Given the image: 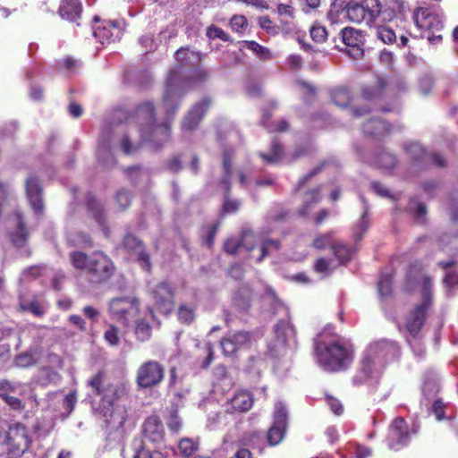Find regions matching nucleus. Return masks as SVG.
I'll use <instances>...</instances> for the list:
<instances>
[{
  "label": "nucleus",
  "instance_id": "1a4fd4ad",
  "mask_svg": "<svg viewBox=\"0 0 458 458\" xmlns=\"http://www.w3.org/2000/svg\"><path fill=\"white\" fill-rule=\"evenodd\" d=\"M165 373V367L160 362L146 360L138 368L135 381L139 388H152L162 383Z\"/></svg>",
  "mask_w": 458,
  "mask_h": 458
},
{
  "label": "nucleus",
  "instance_id": "9d476101",
  "mask_svg": "<svg viewBox=\"0 0 458 458\" xmlns=\"http://www.w3.org/2000/svg\"><path fill=\"white\" fill-rule=\"evenodd\" d=\"M4 444L7 445L8 458L21 457L30 446L26 428L21 423L11 426L6 433Z\"/></svg>",
  "mask_w": 458,
  "mask_h": 458
},
{
  "label": "nucleus",
  "instance_id": "412c9836",
  "mask_svg": "<svg viewBox=\"0 0 458 458\" xmlns=\"http://www.w3.org/2000/svg\"><path fill=\"white\" fill-rule=\"evenodd\" d=\"M95 38L102 44H109L122 37V30L115 21H103L93 32Z\"/></svg>",
  "mask_w": 458,
  "mask_h": 458
},
{
  "label": "nucleus",
  "instance_id": "052dcab7",
  "mask_svg": "<svg viewBox=\"0 0 458 458\" xmlns=\"http://www.w3.org/2000/svg\"><path fill=\"white\" fill-rule=\"evenodd\" d=\"M283 437L284 429L278 426L273 425L267 431V438L270 445L279 444Z\"/></svg>",
  "mask_w": 458,
  "mask_h": 458
},
{
  "label": "nucleus",
  "instance_id": "e433bc0d",
  "mask_svg": "<svg viewBox=\"0 0 458 458\" xmlns=\"http://www.w3.org/2000/svg\"><path fill=\"white\" fill-rule=\"evenodd\" d=\"M134 333L139 341L146 342L152 335V327L147 319L139 318L135 322Z\"/></svg>",
  "mask_w": 458,
  "mask_h": 458
},
{
  "label": "nucleus",
  "instance_id": "f3484780",
  "mask_svg": "<svg viewBox=\"0 0 458 458\" xmlns=\"http://www.w3.org/2000/svg\"><path fill=\"white\" fill-rule=\"evenodd\" d=\"M361 131L366 137L381 140L392 133L393 126L381 118L373 117L362 124Z\"/></svg>",
  "mask_w": 458,
  "mask_h": 458
},
{
  "label": "nucleus",
  "instance_id": "2f4dec72",
  "mask_svg": "<svg viewBox=\"0 0 458 458\" xmlns=\"http://www.w3.org/2000/svg\"><path fill=\"white\" fill-rule=\"evenodd\" d=\"M334 104L341 108H346L353 99L351 90L345 87H337L330 91Z\"/></svg>",
  "mask_w": 458,
  "mask_h": 458
},
{
  "label": "nucleus",
  "instance_id": "cd10ccee",
  "mask_svg": "<svg viewBox=\"0 0 458 458\" xmlns=\"http://www.w3.org/2000/svg\"><path fill=\"white\" fill-rule=\"evenodd\" d=\"M82 4L80 0H62L58 13L63 19L76 22L81 16Z\"/></svg>",
  "mask_w": 458,
  "mask_h": 458
},
{
  "label": "nucleus",
  "instance_id": "69168bd1",
  "mask_svg": "<svg viewBox=\"0 0 458 458\" xmlns=\"http://www.w3.org/2000/svg\"><path fill=\"white\" fill-rule=\"evenodd\" d=\"M104 339L112 346H116L119 344V329L114 325H111L109 328L104 334Z\"/></svg>",
  "mask_w": 458,
  "mask_h": 458
},
{
  "label": "nucleus",
  "instance_id": "c9c22d12",
  "mask_svg": "<svg viewBox=\"0 0 458 458\" xmlns=\"http://www.w3.org/2000/svg\"><path fill=\"white\" fill-rule=\"evenodd\" d=\"M284 148L277 140L271 142L269 153L260 152L259 156L268 164H275L278 162L283 157Z\"/></svg>",
  "mask_w": 458,
  "mask_h": 458
},
{
  "label": "nucleus",
  "instance_id": "f704fd0d",
  "mask_svg": "<svg viewBox=\"0 0 458 458\" xmlns=\"http://www.w3.org/2000/svg\"><path fill=\"white\" fill-rule=\"evenodd\" d=\"M334 256L340 264H347L352 257V250L350 246L343 242H335L331 245Z\"/></svg>",
  "mask_w": 458,
  "mask_h": 458
},
{
  "label": "nucleus",
  "instance_id": "f8f14e48",
  "mask_svg": "<svg viewBox=\"0 0 458 458\" xmlns=\"http://www.w3.org/2000/svg\"><path fill=\"white\" fill-rule=\"evenodd\" d=\"M125 120L137 125L140 133L144 129L153 127L156 123V108L153 102L145 101L139 104L134 110L127 114Z\"/></svg>",
  "mask_w": 458,
  "mask_h": 458
},
{
  "label": "nucleus",
  "instance_id": "f257e3e1",
  "mask_svg": "<svg viewBox=\"0 0 458 458\" xmlns=\"http://www.w3.org/2000/svg\"><path fill=\"white\" fill-rule=\"evenodd\" d=\"M187 89L180 87L179 74L176 71H170L165 84V90L162 97V104L165 110L167 119L161 123L153 124V127L142 130L140 138L143 142L149 144L154 151L160 150L166 143L171 140V122L176 114L182 97Z\"/></svg>",
  "mask_w": 458,
  "mask_h": 458
},
{
  "label": "nucleus",
  "instance_id": "09e8293b",
  "mask_svg": "<svg viewBox=\"0 0 458 458\" xmlns=\"http://www.w3.org/2000/svg\"><path fill=\"white\" fill-rule=\"evenodd\" d=\"M377 165L384 169H393L397 164L396 157L388 152H382L376 157Z\"/></svg>",
  "mask_w": 458,
  "mask_h": 458
},
{
  "label": "nucleus",
  "instance_id": "774afa93",
  "mask_svg": "<svg viewBox=\"0 0 458 458\" xmlns=\"http://www.w3.org/2000/svg\"><path fill=\"white\" fill-rule=\"evenodd\" d=\"M180 451L186 456H191L196 450L195 444L189 438L182 439L179 443Z\"/></svg>",
  "mask_w": 458,
  "mask_h": 458
},
{
  "label": "nucleus",
  "instance_id": "4c0bfd02",
  "mask_svg": "<svg viewBox=\"0 0 458 458\" xmlns=\"http://www.w3.org/2000/svg\"><path fill=\"white\" fill-rule=\"evenodd\" d=\"M196 318V307L181 304L177 310V319L181 324L191 325Z\"/></svg>",
  "mask_w": 458,
  "mask_h": 458
},
{
  "label": "nucleus",
  "instance_id": "c756f323",
  "mask_svg": "<svg viewBox=\"0 0 458 458\" xmlns=\"http://www.w3.org/2000/svg\"><path fill=\"white\" fill-rule=\"evenodd\" d=\"M230 404L234 411L244 412L253 405L252 394L248 391H239L230 400Z\"/></svg>",
  "mask_w": 458,
  "mask_h": 458
},
{
  "label": "nucleus",
  "instance_id": "3c124183",
  "mask_svg": "<svg viewBox=\"0 0 458 458\" xmlns=\"http://www.w3.org/2000/svg\"><path fill=\"white\" fill-rule=\"evenodd\" d=\"M310 34L311 38L318 44H322L327 39V30L325 26H322L318 22H315L310 29Z\"/></svg>",
  "mask_w": 458,
  "mask_h": 458
},
{
  "label": "nucleus",
  "instance_id": "13d9d810",
  "mask_svg": "<svg viewBox=\"0 0 458 458\" xmlns=\"http://www.w3.org/2000/svg\"><path fill=\"white\" fill-rule=\"evenodd\" d=\"M166 424L168 428L173 432L177 433L182 429V423L177 410L174 409L169 411Z\"/></svg>",
  "mask_w": 458,
  "mask_h": 458
},
{
  "label": "nucleus",
  "instance_id": "423d86ee",
  "mask_svg": "<svg viewBox=\"0 0 458 458\" xmlns=\"http://www.w3.org/2000/svg\"><path fill=\"white\" fill-rule=\"evenodd\" d=\"M413 21L420 30L421 38H427L431 44H438L442 41L443 21L429 8H417L413 14Z\"/></svg>",
  "mask_w": 458,
  "mask_h": 458
},
{
  "label": "nucleus",
  "instance_id": "7ed1b4c3",
  "mask_svg": "<svg viewBox=\"0 0 458 458\" xmlns=\"http://www.w3.org/2000/svg\"><path fill=\"white\" fill-rule=\"evenodd\" d=\"M314 352L318 364L327 372L345 370L354 358L352 346L340 341H315Z\"/></svg>",
  "mask_w": 458,
  "mask_h": 458
},
{
  "label": "nucleus",
  "instance_id": "a19ab883",
  "mask_svg": "<svg viewBox=\"0 0 458 458\" xmlns=\"http://www.w3.org/2000/svg\"><path fill=\"white\" fill-rule=\"evenodd\" d=\"M393 274H381L377 282V291L381 297H389L393 293Z\"/></svg>",
  "mask_w": 458,
  "mask_h": 458
},
{
  "label": "nucleus",
  "instance_id": "338daca9",
  "mask_svg": "<svg viewBox=\"0 0 458 458\" xmlns=\"http://www.w3.org/2000/svg\"><path fill=\"white\" fill-rule=\"evenodd\" d=\"M21 309L22 310L30 311L36 317H42L45 313L42 305L37 300H32L27 305H21Z\"/></svg>",
  "mask_w": 458,
  "mask_h": 458
},
{
  "label": "nucleus",
  "instance_id": "7c9ffc66",
  "mask_svg": "<svg viewBox=\"0 0 458 458\" xmlns=\"http://www.w3.org/2000/svg\"><path fill=\"white\" fill-rule=\"evenodd\" d=\"M175 59L179 67H190L200 63L201 55L187 47H181L175 53Z\"/></svg>",
  "mask_w": 458,
  "mask_h": 458
},
{
  "label": "nucleus",
  "instance_id": "a211bd4d",
  "mask_svg": "<svg viewBox=\"0 0 458 458\" xmlns=\"http://www.w3.org/2000/svg\"><path fill=\"white\" fill-rule=\"evenodd\" d=\"M139 301L136 298H114L110 301L109 310L111 314L119 320L128 324V317L133 310H138Z\"/></svg>",
  "mask_w": 458,
  "mask_h": 458
},
{
  "label": "nucleus",
  "instance_id": "603ef678",
  "mask_svg": "<svg viewBox=\"0 0 458 458\" xmlns=\"http://www.w3.org/2000/svg\"><path fill=\"white\" fill-rule=\"evenodd\" d=\"M361 371L364 373L366 377H370L373 368L376 364H379L376 358L373 356V354H370V352L369 349L365 352L362 359H361Z\"/></svg>",
  "mask_w": 458,
  "mask_h": 458
},
{
  "label": "nucleus",
  "instance_id": "de8ad7c7",
  "mask_svg": "<svg viewBox=\"0 0 458 458\" xmlns=\"http://www.w3.org/2000/svg\"><path fill=\"white\" fill-rule=\"evenodd\" d=\"M272 117L271 113L266 112L263 114V123L267 128V130L271 132H284L289 129V123L285 119H282L273 124H267V121H268Z\"/></svg>",
  "mask_w": 458,
  "mask_h": 458
},
{
  "label": "nucleus",
  "instance_id": "ddd939ff",
  "mask_svg": "<svg viewBox=\"0 0 458 458\" xmlns=\"http://www.w3.org/2000/svg\"><path fill=\"white\" fill-rule=\"evenodd\" d=\"M254 341L252 332L240 330L223 337L220 340V345L225 356H232L242 349L250 348Z\"/></svg>",
  "mask_w": 458,
  "mask_h": 458
},
{
  "label": "nucleus",
  "instance_id": "6e6552de",
  "mask_svg": "<svg viewBox=\"0 0 458 458\" xmlns=\"http://www.w3.org/2000/svg\"><path fill=\"white\" fill-rule=\"evenodd\" d=\"M105 378L106 372L102 369L98 370L88 382V386L96 395L101 397L103 405L109 408L127 394V389L123 385L105 384Z\"/></svg>",
  "mask_w": 458,
  "mask_h": 458
},
{
  "label": "nucleus",
  "instance_id": "49530a36",
  "mask_svg": "<svg viewBox=\"0 0 458 458\" xmlns=\"http://www.w3.org/2000/svg\"><path fill=\"white\" fill-rule=\"evenodd\" d=\"M242 43L244 47H246L249 50H251L259 57H260L262 59H269L272 56L270 51L267 47L259 44L257 41L243 40Z\"/></svg>",
  "mask_w": 458,
  "mask_h": 458
},
{
  "label": "nucleus",
  "instance_id": "58836bf2",
  "mask_svg": "<svg viewBox=\"0 0 458 458\" xmlns=\"http://www.w3.org/2000/svg\"><path fill=\"white\" fill-rule=\"evenodd\" d=\"M133 195L130 190L121 188L114 196V201L118 207V210L123 212L127 210L132 202Z\"/></svg>",
  "mask_w": 458,
  "mask_h": 458
},
{
  "label": "nucleus",
  "instance_id": "680f3d73",
  "mask_svg": "<svg viewBox=\"0 0 458 458\" xmlns=\"http://www.w3.org/2000/svg\"><path fill=\"white\" fill-rule=\"evenodd\" d=\"M247 26L248 21L244 15L234 14L230 20V28L234 32H242Z\"/></svg>",
  "mask_w": 458,
  "mask_h": 458
},
{
  "label": "nucleus",
  "instance_id": "79ce46f5",
  "mask_svg": "<svg viewBox=\"0 0 458 458\" xmlns=\"http://www.w3.org/2000/svg\"><path fill=\"white\" fill-rule=\"evenodd\" d=\"M123 247L130 253H137L145 244L132 233H126L123 239Z\"/></svg>",
  "mask_w": 458,
  "mask_h": 458
},
{
  "label": "nucleus",
  "instance_id": "f03ea898",
  "mask_svg": "<svg viewBox=\"0 0 458 458\" xmlns=\"http://www.w3.org/2000/svg\"><path fill=\"white\" fill-rule=\"evenodd\" d=\"M69 259L72 267L83 272L93 284H106L116 272L114 262L102 250L90 254L75 250L69 254Z\"/></svg>",
  "mask_w": 458,
  "mask_h": 458
},
{
  "label": "nucleus",
  "instance_id": "c85d7f7f",
  "mask_svg": "<svg viewBox=\"0 0 458 458\" xmlns=\"http://www.w3.org/2000/svg\"><path fill=\"white\" fill-rule=\"evenodd\" d=\"M253 296V290L250 286L243 285L240 287L233 297L234 307L239 311L247 312L251 307Z\"/></svg>",
  "mask_w": 458,
  "mask_h": 458
},
{
  "label": "nucleus",
  "instance_id": "aec40b11",
  "mask_svg": "<svg viewBox=\"0 0 458 458\" xmlns=\"http://www.w3.org/2000/svg\"><path fill=\"white\" fill-rule=\"evenodd\" d=\"M143 437L151 443L159 444L165 439V428L157 415L148 416L142 425Z\"/></svg>",
  "mask_w": 458,
  "mask_h": 458
},
{
  "label": "nucleus",
  "instance_id": "5701e85b",
  "mask_svg": "<svg viewBox=\"0 0 458 458\" xmlns=\"http://www.w3.org/2000/svg\"><path fill=\"white\" fill-rule=\"evenodd\" d=\"M124 458L131 454V458H165L161 452L150 451L141 438L134 437L130 445L123 449Z\"/></svg>",
  "mask_w": 458,
  "mask_h": 458
},
{
  "label": "nucleus",
  "instance_id": "bf43d9fd",
  "mask_svg": "<svg viewBox=\"0 0 458 458\" xmlns=\"http://www.w3.org/2000/svg\"><path fill=\"white\" fill-rule=\"evenodd\" d=\"M136 260L143 270H145L148 273L151 272L152 264L150 260V256L148 252L146 250L145 246L137 252Z\"/></svg>",
  "mask_w": 458,
  "mask_h": 458
},
{
  "label": "nucleus",
  "instance_id": "37998d69",
  "mask_svg": "<svg viewBox=\"0 0 458 458\" xmlns=\"http://www.w3.org/2000/svg\"><path fill=\"white\" fill-rule=\"evenodd\" d=\"M29 233L21 218L19 219L15 233L12 235L11 240L13 245L22 247L28 240Z\"/></svg>",
  "mask_w": 458,
  "mask_h": 458
},
{
  "label": "nucleus",
  "instance_id": "20e7f679",
  "mask_svg": "<svg viewBox=\"0 0 458 458\" xmlns=\"http://www.w3.org/2000/svg\"><path fill=\"white\" fill-rule=\"evenodd\" d=\"M432 285V276H425L422 282L421 301L415 305L405 318L404 327L412 337H416L421 331L427 312L433 305Z\"/></svg>",
  "mask_w": 458,
  "mask_h": 458
},
{
  "label": "nucleus",
  "instance_id": "4be33fe9",
  "mask_svg": "<svg viewBox=\"0 0 458 458\" xmlns=\"http://www.w3.org/2000/svg\"><path fill=\"white\" fill-rule=\"evenodd\" d=\"M423 271V264L420 260H413L409 263L403 283V289L406 293H411L420 284H422L423 277L426 275H421Z\"/></svg>",
  "mask_w": 458,
  "mask_h": 458
},
{
  "label": "nucleus",
  "instance_id": "72a5a7b5",
  "mask_svg": "<svg viewBox=\"0 0 458 458\" xmlns=\"http://www.w3.org/2000/svg\"><path fill=\"white\" fill-rule=\"evenodd\" d=\"M220 227V222L216 221L211 225L202 226L199 233V237L204 245L208 249H212L215 242L216 235Z\"/></svg>",
  "mask_w": 458,
  "mask_h": 458
},
{
  "label": "nucleus",
  "instance_id": "4d7b16f0",
  "mask_svg": "<svg viewBox=\"0 0 458 458\" xmlns=\"http://www.w3.org/2000/svg\"><path fill=\"white\" fill-rule=\"evenodd\" d=\"M368 216H369V208H368L367 205H365L364 210L360 216V219L357 225L359 233H357L355 235L356 241H360L362 239L364 233L367 232L368 228H369V221Z\"/></svg>",
  "mask_w": 458,
  "mask_h": 458
},
{
  "label": "nucleus",
  "instance_id": "393cba45",
  "mask_svg": "<svg viewBox=\"0 0 458 458\" xmlns=\"http://www.w3.org/2000/svg\"><path fill=\"white\" fill-rule=\"evenodd\" d=\"M234 151L232 148H227L223 152L222 167L224 174L218 181V186L224 190V195L231 194V176H232V165Z\"/></svg>",
  "mask_w": 458,
  "mask_h": 458
},
{
  "label": "nucleus",
  "instance_id": "0e129e2a",
  "mask_svg": "<svg viewBox=\"0 0 458 458\" xmlns=\"http://www.w3.org/2000/svg\"><path fill=\"white\" fill-rule=\"evenodd\" d=\"M141 144H133L128 135H123L121 140V148L125 155H131L136 152Z\"/></svg>",
  "mask_w": 458,
  "mask_h": 458
},
{
  "label": "nucleus",
  "instance_id": "6ab92c4d",
  "mask_svg": "<svg viewBox=\"0 0 458 458\" xmlns=\"http://www.w3.org/2000/svg\"><path fill=\"white\" fill-rule=\"evenodd\" d=\"M27 199L36 214H42L44 203L42 187L38 176L30 174L25 181Z\"/></svg>",
  "mask_w": 458,
  "mask_h": 458
},
{
  "label": "nucleus",
  "instance_id": "2eb2a0df",
  "mask_svg": "<svg viewBox=\"0 0 458 458\" xmlns=\"http://www.w3.org/2000/svg\"><path fill=\"white\" fill-rule=\"evenodd\" d=\"M340 35L344 45L349 47L348 53L351 56L357 59L363 55L365 39L361 31L346 27L341 30Z\"/></svg>",
  "mask_w": 458,
  "mask_h": 458
},
{
  "label": "nucleus",
  "instance_id": "ea45409f",
  "mask_svg": "<svg viewBox=\"0 0 458 458\" xmlns=\"http://www.w3.org/2000/svg\"><path fill=\"white\" fill-rule=\"evenodd\" d=\"M375 24L376 37L385 44H393L396 41V35L394 30L386 25Z\"/></svg>",
  "mask_w": 458,
  "mask_h": 458
},
{
  "label": "nucleus",
  "instance_id": "dca6fc26",
  "mask_svg": "<svg viewBox=\"0 0 458 458\" xmlns=\"http://www.w3.org/2000/svg\"><path fill=\"white\" fill-rule=\"evenodd\" d=\"M389 92V85L385 77L377 76L375 81L363 85L360 89V96L367 101H380L386 98Z\"/></svg>",
  "mask_w": 458,
  "mask_h": 458
},
{
  "label": "nucleus",
  "instance_id": "a18cd8bd",
  "mask_svg": "<svg viewBox=\"0 0 458 458\" xmlns=\"http://www.w3.org/2000/svg\"><path fill=\"white\" fill-rule=\"evenodd\" d=\"M81 66L80 60L72 56H65L57 62L56 67L58 70L66 71L70 73H74Z\"/></svg>",
  "mask_w": 458,
  "mask_h": 458
},
{
  "label": "nucleus",
  "instance_id": "bb28decb",
  "mask_svg": "<svg viewBox=\"0 0 458 458\" xmlns=\"http://www.w3.org/2000/svg\"><path fill=\"white\" fill-rule=\"evenodd\" d=\"M405 152L414 166L426 169L428 166V153L419 143H410L405 147Z\"/></svg>",
  "mask_w": 458,
  "mask_h": 458
},
{
  "label": "nucleus",
  "instance_id": "0eeeda50",
  "mask_svg": "<svg viewBox=\"0 0 458 458\" xmlns=\"http://www.w3.org/2000/svg\"><path fill=\"white\" fill-rule=\"evenodd\" d=\"M419 427L413 425L409 427L403 417H395L388 426L385 442L386 446L394 452L407 447L411 440L412 435L417 434Z\"/></svg>",
  "mask_w": 458,
  "mask_h": 458
},
{
  "label": "nucleus",
  "instance_id": "5fc2aeb1",
  "mask_svg": "<svg viewBox=\"0 0 458 458\" xmlns=\"http://www.w3.org/2000/svg\"><path fill=\"white\" fill-rule=\"evenodd\" d=\"M239 241L242 248L249 251L253 250L256 247V236L251 230L242 231Z\"/></svg>",
  "mask_w": 458,
  "mask_h": 458
},
{
  "label": "nucleus",
  "instance_id": "4468645a",
  "mask_svg": "<svg viewBox=\"0 0 458 458\" xmlns=\"http://www.w3.org/2000/svg\"><path fill=\"white\" fill-rule=\"evenodd\" d=\"M212 100L209 97L203 98L200 101L196 102L182 122V130L183 131H192L197 129L199 123L208 113Z\"/></svg>",
  "mask_w": 458,
  "mask_h": 458
},
{
  "label": "nucleus",
  "instance_id": "473e14b6",
  "mask_svg": "<svg viewBox=\"0 0 458 458\" xmlns=\"http://www.w3.org/2000/svg\"><path fill=\"white\" fill-rule=\"evenodd\" d=\"M320 191L321 186H318L305 192L303 204L298 211L301 216H307L311 207L319 202Z\"/></svg>",
  "mask_w": 458,
  "mask_h": 458
},
{
  "label": "nucleus",
  "instance_id": "8fccbe9b",
  "mask_svg": "<svg viewBox=\"0 0 458 458\" xmlns=\"http://www.w3.org/2000/svg\"><path fill=\"white\" fill-rule=\"evenodd\" d=\"M328 162L327 160H323L322 162H320L317 166H315L312 170H310L307 174H305L304 176H302L297 185L295 186L294 190H293V192L296 194L298 193L301 189L302 188V186L310 180L311 179L312 177H314L315 175H317L318 174H319L322 169L327 165Z\"/></svg>",
  "mask_w": 458,
  "mask_h": 458
},
{
  "label": "nucleus",
  "instance_id": "6e6d98bb",
  "mask_svg": "<svg viewBox=\"0 0 458 458\" xmlns=\"http://www.w3.org/2000/svg\"><path fill=\"white\" fill-rule=\"evenodd\" d=\"M207 36L212 39L219 38L224 42L233 41L231 36L228 33H226L224 30L215 25H211L208 28Z\"/></svg>",
  "mask_w": 458,
  "mask_h": 458
},
{
  "label": "nucleus",
  "instance_id": "b1692460",
  "mask_svg": "<svg viewBox=\"0 0 458 458\" xmlns=\"http://www.w3.org/2000/svg\"><path fill=\"white\" fill-rule=\"evenodd\" d=\"M85 208L87 213L91 216L100 226L106 225V214L104 206L100 200L92 192H87L85 195Z\"/></svg>",
  "mask_w": 458,
  "mask_h": 458
},
{
  "label": "nucleus",
  "instance_id": "39448f33",
  "mask_svg": "<svg viewBox=\"0 0 458 458\" xmlns=\"http://www.w3.org/2000/svg\"><path fill=\"white\" fill-rule=\"evenodd\" d=\"M346 16L350 21L360 23L365 21L368 25H373L379 15H384V20H393L394 11L382 12L379 0H364L362 3L350 1L345 6Z\"/></svg>",
  "mask_w": 458,
  "mask_h": 458
},
{
  "label": "nucleus",
  "instance_id": "864d4df0",
  "mask_svg": "<svg viewBox=\"0 0 458 458\" xmlns=\"http://www.w3.org/2000/svg\"><path fill=\"white\" fill-rule=\"evenodd\" d=\"M241 202L230 198V195H224V202L221 207L220 214L225 216L235 213L239 210Z\"/></svg>",
  "mask_w": 458,
  "mask_h": 458
},
{
  "label": "nucleus",
  "instance_id": "e2e57ef3",
  "mask_svg": "<svg viewBox=\"0 0 458 458\" xmlns=\"http://www.w3.org/2000/svg\"><path fill=\"white\" fill-rule=\"evenodd\" d=\"M443 284L448 289L458 288V270L446 271L443 277Z\"/></svg>",
  "mask_w": 458,
  "mask_h": 458
},
{
  "label": "nucleus",
  "instance_id": "a878e982",
  "mask_svg": "<svg viewBox=\"0 0 458 458\" xmlns=\"http://www.w3.org/2000/svg\"><path fill=\"white\" fill-rule=\"evenodd\" d=\"M368 349L370 354H373L376 358V360L383 364L397 351V346L394 342L381 340L370 344Z\"/></svg>",
  "mask_w": 458,
  "mask_h": 458
},
{
  "label": "nucleus",
  "instance_id": "c03bdc74",
  "mask_svg": "<svg viewBox=\"0 0 458 458\" xmlns=\"http://www.w3.org/2000/svg\"><path fill=\"white\" fill-rule=\"evenodd\" d=\"M209 78V74L207 70L203 68H197L193 71L192 75L186 77L183 80L184 85L201 84L206 82Z\"/></svg>",
  "mask_w": 458,
  "mask_h": 458
},
{
  "label": "nucleus",
  "instance_id": "9b49d317",
  "mask_svg": "<svg viewBox=\"0 0 458 458\" xmlns=\"http://www.w3.org/2000/svg\"><path fill=\"white\" fill-rule=\"evenodd\" d=\"M153 303L159 313L168 316L174 307V290L167 282H159L149 292Z\"/></svg>",
  "mask_w": 458,
  "mask_h": 458
}]
</instances>
